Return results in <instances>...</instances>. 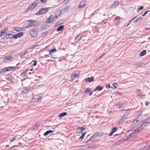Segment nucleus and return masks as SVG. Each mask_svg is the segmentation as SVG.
Here are the masks:
<instances>
[{
	"mask_svg": "<svg viewBox=\"0 0 150 150\" xmlns=\"http://www.w3.org/2000/svg\"><path fill=\"white\" fill-rule=\"evenodd\" d=\"M145 124H144L143 123V124H142L141 126H140V127L137 129V130H139V132H140V131L141 130H142V129H143V128L145 127V125H144Z\"/></svg>",
	"mask_w": 150,
	"mask_h": 150,
	"instance_id": "obj_18",
	"label": "nucleus"
},
{
	"mask_svg": "<svg viewBox=\"0 0 150 150\" xmlns=\"http://www.w3.org/2000/svg\"><path fill=\"white\" fill-rule=\"evenodd\" d=\"M54 20V17L52 15H50L48 18L47 22L50 23L52 22Z\"/></svg>",
	"mask_w": 150,
	"mask_h": 150,
	"instance_id": "obj_12",
	"label": "nucleus"
},
{
	"mask_svg": "<svg viewBox=\"0 0 150 150\" xmlns=\"http://www.w3.org/2000/svg\"><path fill=\"white\" fill-rule=\"evenodd\" d=\"M93 91H93H93H92L91 92H90V93H89V96H91V95H92V93H93Z\"/></svg>",
	"mask_w": 150,
	"mask_h": 150,
	"instance_id": "obj_50",
	"label": "nucleus"
},
{
	"mask_svg": "<svg viewBox=\"0 0 150 150\" xmlns=\"http://www.w3.org/2000/svg\"><path fill=\"white\" fill-rule=\"evenodd\" d=\"M146 50H144L140 53L139 55L140 56H143L146 54Z\"/></svg>",
	"mask_w": 150,
	"mask_h": 150,
	"instance_id": "obj_21",
	"label": "nucleus"
},
{
	"mask_svg": "<svg viewBox=\"0 0 150 150\" xmlns=\"http://www.w3.org/2000/svg\"><path fill=\"white\" fill-rule=\"evenodd\" d=\"M139 150H150V146H145Z\"/></svg>",
	"mask_w": 150,
	"mask_h": 150,
	"instance_id": "obj_23",
	"label": "nucleus"
},
{
	"mask_svg": "<svg viewBox=\"0 0 150 150\" xmlns=\"http://www.w3.org/2000/svg\"><path fill=\"white\" fill-rule=\"evenodd\" d=\"M120 18L118 17H116L115 18V20L116 21H118L119 20Z\"/></svg>",
	"mask_w": 150,
	"mask_h": 150,
	"instance_id": "obj_48",
	"label": "nucleus"
},
{
	"mask_svg": "<svg viewBox=\"0 0 150 150\" xmlns=\"http://www.w3.org/2000/svg\"><path fill=\"white\" fill-rule=\"evenodd\" d=\"M7 29H8L7 28H6L4 30V32H6V31L7 30Z\"/></svg>",
	"mask_w": 150,
	"mask_h": 150,
	"instance_id": "obj_58",
	"label": "nucleus"
},
{
	"mask_svg": "<svg viewBox=\"0 0 150 150\" xmlns=\"http://www.w3.org/2000/svg\"><path fill=\"white\" fill-rule=\"evenodd\" d=\"M90 91V89L89 88H87L84 91L85 93H87L89 92Z\"/></svg>",
	"mask_w": 150,
	"mask_h": 150,
	"instance_id": "obj_36",
	"label": "nucleus"
},
{
	"mask_svg": "<svg viewBox=\"0 0 150 150\" xmlns=\"http://www.w3.org/2000/svg\"><path fill=\"white\" fill-rule=\"evenodd\" d=\"M139 132V130L136 129L134 132L130 133L129 135V138H131L133 137L136 134Z\"/></svg>",
	"mask_w": 150,
	"mask_h": 150,
	"instance_id": "obj_7",
	"label": "nucleus"
},
{
	"mask_svg": "<svg viewBox=\"0 0 150 150\" xmlns=\"http://www.w3.org/2000/svg\"><path fill=\"white\" fill-rule=\"evenodd\" d=\"M113 85L115 88H116L117 87L116 86L117 85V83H115L113 84Z\"/></svg>",
	"mask_w": 150,
	"mask_h": 150,
	"instance_id": "obj_44",
	"label": "nucleus"
},
{
	"mask_svg": "<svg viewBox=\"0 0 150 150\" xmlns=\"http://www.w3.org/2000/svg\"><path fill=\"white\" fill-rule=\"evenodd\" d=\"M130 113V111L129 110V109H128L126 111L124 115L123 118L120 121L121 123H124L127 120H129L130 118L129 114Z\"/></svg>",
	"mask_w": 150,
	"mask_h": 150,
	"instance_id": "obj_1",
	"label": "nucleus"
},
{
	"mask_svg": "<svg viewBox=\"0 0 150 150\" xmlns=\"http://www.w3.org/2000/svg\"><path fill=\"white\" fill-rule=\"evenodd\" d=\"M57 51V50L55 48H54L50 50L49 52V54L52 55V53H55Z\"/></svg>",
	"mask_w": 150,
	"mask_h": 150,
	"instance_id": "obj_26",
	"label": "nucleus"
},
{
	"mask_svg": "<svg viewBox=\"0 0 150 150\" xmlns=\"http://www.w3.org/2000/svg\"><path fill=\"white\" fill-rule=\"evenodd\" d=\"M137 17H134V18H133L132 20H131V21H131H131H132L134 19H135L136 18H137Z\"/></svg>",
	"mask_w": 150,
	"mask_h": 150,
	"instance_id": "obj_59",
	"label": "nucleus"
},
{
	"mask_svg": "<svg viewBox=\"0 0 150 150\" xmlns=\"http://www.w3.org/2000/svg\"><path fill=\"white\" fill-rule=\"evenodd\" d=\"M85 129L83 127H79L77 128L76 132L77 133L79 134L81 133Z\"/></svg>",
	"mask_w": 150,
	"mask_h": 150,
	"instance_id": "obj_8",
	"label": "nucleus"
},
{
	"mask_svg": "<svg viewBox=\"0 0 150 150\" xmlns=\"http://www.w3.org/2000/svg\"><path fill=\"white\" fill-rule=\"evenodd\" d=\"M16 139L15 138H13V139L12 140H10V142H13V141L15 139Z\"/></svg>",
	"mask_w": 150,
	"mask_h": 150,
	"instance_id": "obj_57",
	"label": "nucleus"
},
{
	"mask_svg": "<svg viewBox=\"0 0 150 150\" xmlns=\"http://www.w3.org/2000/svg\"><path fill=\"white\" fill-rule=\"evenodd\" d=\"M38 21H34L32 20H29L28 21V25L25 27V28H27L32 26H36L38 24Z\"/></svg>",
	"mask_w": 150,
	"mask_h": 150,
	"instance_id": "obj_3",
	"label": "nucleus"
},
{
	"mask_svg": "<svg viewBox=\"0 0 150 150\" xmlns=\"http://www.w3.org/2000/svg\"><path fill=\"white\" fill-rule=\"evenodd\" d=\"M122 141L121 140H119V141H118L117 142V143L118 144L121 143V142Z\"/></svg>",
	"mask_w": 150,
	"mask_h": 150,
	"instance_id": "obj_53",
	"label": "nucleus"
},
{
	"mask_svg": "<svg viewBox=\"0 0 150 150\" xmlns=\"http://www.w3.org/2000/svg\"><path fill=\"white\" fill-rule=\"evenodd\" d=\"M99 133H96L95 134L93 135L91 138H90L86 142H88L90 141H92L93 140L95 139L96 138H97L99 136Z\"/></svg>",
	"mask_w": 150,
	"mask_h": 150,
	"instance_id": "obj_4",
	"label": "nucleus"
},
{
	"mask_svg": "<svg viewBox=\"0 0 150 150\" xmlns=\"http://www.w3.org/2000/svg\"><path fill=\"white\" fill-rule=\"evenodd\" d=\"M67 115V113L66 112H64L59 114V117L60 118L63 117Z\"/></svg>",
	"mask_w": 150,
	"mask_h": 150,
	"instance_id": "obj_27",
	"label": "nucleus"
},
{
	"mask_svg": "<svg viewBox=\"0 0 150 150\" xmlns=\"http://www.w3.org/2000/svg\"><path fill=\"white\" fill-rule=\"evenodd\" d=\"M23 93H26L28 91V90L27 89H24L23 91L22 90H21Z\"/></svg>",
	"mask_w": 150,
	"mask_h": 150,
	"instance_id": "obj_37",
	"label": "nucleus"
},
{
	"mask_svg": "<svg viewBox=\"0 0 150 150\" xmlns=\"http://www.w3.org/2000/svg\"><path fill=\"white\" fill-rule=\"evenodd\" d=\"M6 79L8 81H9L10 82H11V79H10L9 78H7L6 77Z\"/></svg>",
	"mask_w": 150,
	"mask_h": 150,
	"instance_id": "obj_49",
	"label": "nucleus"
},
{
	"mask_svg": "<svg viewBox=\"0 0 150 150\" xmlns=\"http://www.w3.org/2000/svg\"><path fill=\"white\" fill-rule=\"evenodd\" d=\"M23 35V32L19 33V38Z\"/></svg>",
	"mask_w": 150,
	"mask_h": 150,
	"instance_id": "obj_42",
	"label": "nucleus"
},
{
	"mask_svg": "<svg viewBox=\"0 0 150 150\" xmlns=\"http://www.w3.org/2000/svg\"><path fill=\"white\" fill-rule=\"evenodd\" d=\"M93 77H91V78L88 77L85 79V81L86 82H91L93 81Z\"/></svg>",
	"mask_w": 150,
	"mask_h": 150,
	"instance_id": "obj_11",
	"label": "nucleus"
},
{
	"mask_svg": "<svg viewBox=\"0 0 150 150\" xmlns=\"http://www.w3.org/2000/svg\"><path fill=\"white\" fill-rule=\"evenodd\" d=\"M35 6H34L33 4H32L28 7L26 11L27 12L28 11L30 10H32L35 8Z\"/></svg>",
	"mask_w": 150,
	"mask_h": 150,
	"instance_id": "obj_9",
	"label": "nucleus"
},
{
	"mask_svg": "<svg viewBox=\"0 0 150 150\" xmlns=\"http://www.w3.org/2000/svg\"><path fill=\"white\" fill-rule=\"evenodd\" d=\"M8 36L11 35H12V34L11 33V34H8Z\"/></svg>",
	"mask_w": 150,
	"mask_h": 150,
	"instance_id": "obj_64",
	"label": "nucleus"
},
{
	"mask_svg": "<svg viewBox=\"0 0 150 150\" xmlns=\"http://www.w3.org/2000/svg\"><path fill=\"white\" fill-rule=\"evenodd\" d=\"M131 21H130L129 22V23H128V24L127 25L126 27L128 26L129 25V24H130V23H131Z\"/></svg>",
	"mask_w": 150,
	"mask_h": 150,
	"instance_id": "obj_62",
	"label": "nucleus"
},
{
	"mask_svg": "<svg viewBox=\"0 0 150 150\" xmlns=\"http://www.w3.org/2000/svg\"><path fill=\"white\" fill-rule=\"evenodd\" d=\"M103 88L100 86H98L96 88L93 90V91H96L98 90V91H100L102 90Z\"/></svg>",
	"mask_w": 150,
	"mask_h": 150,
	"instance_id": "obj_17",
	"label": "nucleus"
},
{
	"mask_svg": "<svg viewBox=\"0 0 150 150\" xmlns=\"http://www.w3.org/2000/svg\"><path fill=\"white\" fill-rule=\"evenodd\" d=\"M118 5V1H115L114 3L111 6V7L112 8H114L115 7H116Z\"/></svg>",
	"mask_w": 150,
	"mask_h": 150,
	"instance_id": "obj_16",
	"label": "nucleus"
},
{
	"mask_svg": "<svg viewBox=\"0 0 150 150\" xmlns=\"http://www.w3.org/2000/svg\"><path fill=\"white\" fill-rule=\"evenodd\" d=\"M40 98V96L36 95H35L33 96V99H35V102H38Z\"/></svg>",
	"mask_w": 150,
	"mask_h": 150,
	"instance_id": "obj_14",
	"label": "nucleus"
},
{
	"mask_svg": "<svg viewBox=\"0 0 150 150\" xmlns=\"http://www.w3.org/2000/svg\"><path fill=\"white\" fill-rule=\"evenodd\" d=\"M85 5V1H81L80 4L78 6V8H81L84 7Z\"/></svg>",
	"mask_w": 150,
	"mask_h": 150,
	"instance_id": "obj_13",
	"label": "nucleus"
},
{
	"mask_svg": "<svg viewBox=\"0 0 150 150\" xmlns=\"http://www.w3.org/2000/svg\"><path fill=\"white\" fill-rule=\"evenodd\" d=\"M78 76L77 75L74 74L71 76V81H72L74 79H77L78 78Z\"/></svg>",
	"mask_w": 150,
	"mask_h": 150,
	"instance_id": "obj_15",
	"label": "nucleus"
},
{
	"mask_svg": "<svg viewBox=\"0 0 150 150\" xmlns=\"http://www.w3.org/2000/svg\"><path fill=\"white\" fill-rule=\"evenodd\" d=\"M50 8H44L40 9L36 13V15H41L45 14L48 11Z\"/></svg>",
	"mask_w": 150,
	"mask_h": 150,
	"instance_id": "obj_2",
	"label": "nucleus"
},
{
	"mask_svg": "<svg viewBox=\"0 0 150 150\" xmlns=\"http://www.w3.org/2000/svg\"><path fill=\"white\" fill-rule=\"evenodd\" d=\"M144 7L142 6H141L137 10V12H139L140 10H141L143 9Z\"/></svg>",
	"mask_w": 150,
	"mask_h": 150,
	"instance_id": "obj_35",
	"label": "nucleus"
},
{
	"mask_svg": "<svg viewBox=\"0 0 150 150\" xmlns=\"http://www.w3.org/2000/svg\"><path fill=\"white\" fill-rule=\"evenodd\" d=\"M6 71H7V70L6 68V69H3L1 70L2 72H4Z\"/></svg>",
	"mask_w": 150,
	"mask_h": 150,
	"instance_id": "obj_39",
	"label": "nucleus"
},
{
	"mask_svg": "<svg viewBox=\"0 0 150 150\" xmlns=\"http://www.w3.org/2000/svg\"><path fill=\"white\" fill-rule=\"evenodd\" d=\"M149 122H145L143 123H144V124H145L144 125H145V126H147V125H148L149 124Z\"/></svg>",
	"mask_w": 150,
	"mask_h": 150,
	"instance_id": "obj_40",
	"label": "nucleus"
},
{
	"mask_svg": "<svg viewBox=\"0 0 150 150\" xmlns=\"http://www.w3.org/2000/svg\"><path fill=\"white\" fill-rule=\"evenodd\" d=\"M53 132V131H52V130H48L46 132H45L44 134V135L45 136H47V135L48 134L50 133H52Z\"/></svg>",
	"mask_w": 150,
	"mask_h": 150,
	"instance_id": "obj_24",
	"label": "nucleus"
},
{
	"mask_svg": "<svg viewBox=\"0 0 150 150\" xmlns=\"http://www.w3.org/2000/svg\"><path fill=\"white\" fill-rule=\"evenodd\" d=\"M39 2V0H36L32 4L36 7Z\"/></svg>",
	"mask_w": 150,
	"mask_h": 150,
	"instance_id": "obj_28",
	"label": "nucleus"
},
{
	"mask_svg": "<svg viewBox=\"0 0 150 150\" xmlns=\"http://www.w3.org/2000/svg\"><path fill=\"white\" fill-rule=\"evenodd\" d=\"M150 11H146V12H145V13H144V14H143L142 15V16H144L145 15H146L147 13L149 12Z\"/></svg>",
	"mask_w": 150,
	"mask_h": 150,
	"instance_id": "obj_41",
	"label": "nucleus"
},
{
	"mask_svg": "<svg viewBox=\"0 0 150 150\" xmlns=\"http://www.w3.org/2000/svg\"><path fill=\"white\" fill-rule=\"evenodd\" d=\"M102 23H103V24H104L105 23H106V21H105V20H104L102 22Z\"/></svg>",
	"mask_w": 150,
	"mask_h": 150,
	"instance_id": "obj_60",
	"label": "nucleus"
},
{
	"mask_svg": "<svg viewBox=\"0 0 150 150\" xmlns=\"http://www.w3.org/2000/svg\"><path fill=\"white\" fill-rule=\"evenodd\" d=\"M86 132H84V133H82V135L79 138V139H83L84 137V136L85 134H86Z\"/></svg>",
	"mask_w": 150,
	"mask_h": 150,
	"instance_id": "obj_31",
	"label": "nucleus"
},
{
	"mask_svg": "<svg viewBox=\"0 0 150 150\" xmlns=\"http://www.w3.org/2000/svg\"><path fill=\"white\" fill-rule=\"evenodd\" d=\"M14 30L17 31V32H18L19 31V28H14Z\"/></svg>",
	"mask_w": 150,
	"mask_h": 150,
	"instance_id": "obj_45",
	"label": "nucleus"
},
{
	"mask_svg": "<svg viewBox=\"0 0 150 150\" xmlns=\"http://www.w3.org/2000/svg\"><path fill=\"white\" fill-rule=\"evenodd\" d=\"M68 9L69 7L68 6H66L64 8L62 9L61 12H63L64 13H66L67 11L68 10Z\"/></svg>",
	"mask_w": 150,
	"mask_h": 150,
	"instance_id": "obj_25",
	"label": "nucleus"
},
{
	"mask_svg": "<svg viewBox=\"0 0 150 150\" xmlns=\"http://www.w3.org/2000/svg\"><path fill=\"white\" fill-rule=\"evenodd\" d=\"M110 87V85L108 83L107 84L106 86V88H109Z\"/></svg>",
	"mask_w": 150,
	"mask_h": 150,
	"instance_id": "obj_38",
	"label": "nucleus"
},
{
	"mask_svg": "<svg viewBox=\"0 0 150 150\" xmlns=\"http://www.w3.org/2000/svg\"><path fill=\"white\" fill-rule=\"evenodd\" d=\"M1 33H0V36L2 38V36L4 35L6 33V32L1 31Z\"/></svg>",
	"mask_w": 150,
	"mask_h": 150,
	"instance_id": "obj_33",
	"label": "nucleus"
},
{
	"mask_svg": "<svg viewBox=\"0 0 150 150\" xmlns=\"http://www.w3.org/2000/svg\"><path fill=\"white\" fill-rule=\"evenodd\" d=\"M27 51H23L21 52V53L19 54V56L21 57V58H22L23 56H24V55L26 54H27Z\"/></svg>",
	"mask_w": 150,
	"mask_h": 150,
	"instance_id": "obj_20",
	"label": "nucleus"
},
{
	"mask_svg": "<svg viewBox=\"0 0 150 150\" xmlns=\"http://www.w3.org/2000/svg\"><path fill=\"white\" fill-rule=\"evenodd\" d=\"M142 18V17L141 16H140L138 17L137 19L138 20H141Z\"/></svg>",
	"mask_w": 150,
	"mask_h": 150,
	"instance_id": "obj_52",
	"label": "nucleus"
},
{
	"mask_svg": "<svg viewBox=\"0 0 150 150\" xmlns=\"http://www.w3.org/2000/svg\"><path fill=\"white\" fill-rule=\"evenodd\" d=\"M15 67H8L6 68L7 70L8 71H9L10 70H12Z\"/></svg>",
	"mask_w": 150,
	"mask_h": 150,
	"instance_id": "obj_32",
	"label": "nucleus"
},
{
	"mask_svg": "<svg viewBox=\"0 0 150 150\" xmlns=\"http://www.w3.org/2000/svg\"><path fill=\"white\" fill-rule=\"evenodd\" d=\"M138 21V19H136V20H135L134 21V23H136V22H137Z\"/></svg>",
	"mask_w": 150,
	"mask_h": 150,
	"instance_id": "obj_55",
	"label": "nucleus"
},
{
	"mask_svg": "<svg viewBox=\"0 0 150 150\" xmlns=\"http://www.w3.org/2000/svg\"><path fill=\"white\" fill-rule=\"evenodd\" d=\"M13 61V59L11 57L9 56H7L4 59V62L5 63H9L10 62Z\"/></svg>",
	"mask_w": 150,
	"mask_h": 150,
	"instance_id": "obj_5",
	"label": "nucleus"
},
{
	"mask_svg": "<svg viewBox=\"0 0 150 150\" xmlns=\"http://www.w3.org/2000/svg\"><path fill=\"white\" fill-rule=\"evenodd\" d=\"M117 130V129L116 127H114L112 130V132L113 133L116 132Z\"/></svg>",
	"mask_w": 150,
	"mask_h": 150,
	"instance_id": "obj_34",
	"label": "nucleus"
},
{
	"mask_svg": "<svg viewBox=\"0 0 150 150\" xmlns=\"http://www.w3.org/2000/svg\"><path fill=\"white\" fill-rule=\"evenodd\" d=\"M30 34L33 37H36L38 35L37 30L35 29L32 30L30 32Z\"/></svg>",
	"mask_w": 150,
	"mask_h": 150,
	"instance_id": "obj_6",
	"label": "nucleus"
},
{
	"mask_svg": "<svg viewBox=\"0 0 150 150\" xmlns=\"http://www.w3.org/2000/svg\"><path fill=\"white\" fill-rule=\"evenodd\" d=\"M82 35L80 34L78 35L75 38L74 41L75 42L77 43L78 42L81 38Z\"/></svg>",
	"mask_w": 150,
	"mask_h": 150,
	"instance_id": "obj_10",
	"label": "nucleus"
},
{
	"mask_svg": "<svg viewBox=\"0 0 150 150\" xmlns=\"http://www.w3.org/2000/svg\"><path fill=\"white\" fill-rule=\"evenodd\" d=\"M13 37L14 39H17L19 37V33L15 35H13L12 37H11L10 38H11Z\"/></svg>",
	"mask_w": 150,
	"mask_h": 150,
	"instance_id": "obj_29",
	"label": "nucleus"
},
{
	"mask_svg": "<svg viewBox=\"0 0 150 150\" xmlns=\"http://www.w3.org/2000/svg\"><path fill=\"white\" fill-rule=\"evenodd\" d=\"M114 133L111 131V132L109 134V135L110 136H111Z\"/></svg>",
	"mask_w": 150,
	"mask_h": 150,
	"instance_id": "obj_46",
	"label": "nucleus"
},
{
	"mask_svg": "<svg viewBox=\"0 0 150 150\" xmlns=\"http://www.w3.org/2000/svg\"><path fill=\"white\" fill-rule=\"evenodd\" d=\"M47 0H40V2L42 3H45Z\"/></svg>",
	"mask_w": 150,
	"mask_h": 150,
	"instance_id": "obj_47",
	"label": "nucleus"
},
{
	"mask_svg": "<svg viewBox=\"0 0 150 150\" xmlns=\"http://www.w3.org/2000/svg\"><path fill=\"white\" fill-rule=\"evenodd\" d=\"M40 125L38 124H35L34 125V127L33 128V129H36L37 128L39 127Z\"/></svg>",
	"mask_w": 150,
	"mask_h": 150,
	"instance_id": "obj_30",
	"label": "nucleus"
},
{
	"mask_svg": "<svg viewBox=\"0 0 150 150\" xmlns=\"http://www.w3.org/2000/svg\"><path fill=\"white\" fill-rule=\"evenodd\" d=\"M149 102H147L146 103H145V105H146V106H147L149 105Z\"/></svg>",
	"mask_w": 150,
	"mask_h": 150,
	"instance_id": "obj_54",
	"label": "nucleus"
},
{
	"mask_svg": "<svg viewBox=\"0 0 150 150\" xmlns=\"http://www.w3.org/2000/svg\"><path fill=\"white\" fill-rule=\"evenodd\" d=\"M64 28V26L63 25H62L59 26L58 28L57 29V31H62L63 30Z\"/></svg>",
	"mask_w": 150,
	"mask_h": 150,
	"instance_id": "obj_22",
	"label": "nucleus"
},
{
	"mask_svg": "<svg viewBox=\"0 0 150 150\" xmlns=\"http://www.w3.org/2000/svg\"><path fill=\"white\" fill-rule=\"evenodd\" d=\"M68 0H65L64 1V4H65L67 3L68 2Z\"/></svg>",
	"mask_w": 150,
	"mask_h": 150,
	"instance_id": "obj_51",
	"label": "nucleus"
},
{
	"mask_svg": "<svg viewBox=\"0 0 150 150\" xmlns=\"http://www.w3.org/2000/svg\"><path fill=\"white\" fill-rule=\"evenodd\" d=\"M23 29L22 28H19V31H20L21 30H23Z\"/></svg>",
	"mask_w": 150,
	"mask_h": 150,
	"instance_id": "obj_61",
	"label": "nucleus"
},
{
	"mask_svg": "<svg viewBox=\"0 0 150 150\" xmlns=\"http://www.w3.org/2000/svg\"><path fill=\"white\" fill-rule=\"evenodd\" d=\"M58 17V16H54V18H55V19H57V17Z\"/></svg>",
	"mask_w": 150,
	"mask_h": 150,
	"instance_id": "obj_63",
	"label": "nucleus"
},
{
	"mask_svg": "<svg viewBox=\"0 0 150 150\" xmlns=\"http://www.w3.org/2000/svg\"><path fill=\"white\" fill-rule=\"evenodd\" d=\"M116 107L117 108H121L122 109H123L122 107L123 105L121 103H119L117 104L116 105Z\"/></svg>",
	"mask_w": 150,
	"mask_h": 150,
	"instance_id": "obj_19",
	"label": "nucleus"
},
{
	"mask_svg": "<svg viewBox=\"0 0 150 150\" xmlns=\"http://www.w3.org/2000/svg\"><path fill=\"white\" fill-rule=\"evenodd\" d=\"M138 95H139L140 96V98H142L143 97V96L142 95H140V94H138H138H137Z\"/></svg>",
	"mask_w": 150,
	"mask_h": 150,
	"instance_id": "obj_56",
	"label": "nucleus"
},
{
	"mask_svg": "<svg viewBox=\"0 0 150 150\" xmlns=\"http://www.w3.org/2000/svg\"><path fill=\"white\" fill-rule=\"evenodd\" d=\"M33 62H34V64H33V66H35L36 65L37 62L36 60L34 61Z\"/></svg>",
	"mask_w": 150,
	"mask_h": 150,
	"instance_id": "obj_43",
	"label": "nucleus"
}]
</instances>
